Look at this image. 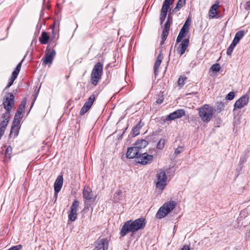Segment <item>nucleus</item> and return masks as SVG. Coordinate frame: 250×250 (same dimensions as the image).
<instances>
[{"mask_svg": "<svg viewBox=\"0 0 250 250\" xmlns=\"http://www.w3.org/2000/svg\"><path fill=\"white\" fill-rule=\"evenodd\" d=\"M26 100H23L20 104L19 107L17 110L16 112H19V113H20L22 114L24 110L25 105H26Z\"/></svg>", "mask_w": 250, "mask_h": 250, "instance_id": "obj_26", "label": "nucleus"}, {"mask_svg": "<svg viewBox=\"0 0 250 250\" xmlns=\"http://www.w3.org/2000/svg\"><path fill=\"white\" fill-rule=\"evenodd\" d=\"M181 250H190L188 246L186 245L183 247Z\"/></svg>", "mask_w": 250, "mask_h": 250, "instance_id": "obj_49", "label": "nucleus"}, {"mask_svg": "<svg viewBox=\"0 0 250 250\" xmlns=\"http://www.w3.org/2000/svg\"><path fill=\"white\" fill-rule=\"evenodd\" d=\"M186 4V0H179L176 6L180 9Z\"/></svg>", "mask_w": 250, "mask_h": 250, "instance_id": "obj_38", "label": "nucleus"}, {"mask_svg": "<svg viewBox=\"0 0 250 250\" xmlns=\"http://www.w3.org/2000/svg\"><path fill=\"white\" fill-rule=\"evenodd\" d=\"M172 22V17L169 14L168 15L167 20L164 24L163 31L169 32V27Z\"/></svg>", "mask_w": 250, "mask_h": 250, "instance_id": "obj_25", "label": "nucleus"}, {"mask_svg": "<svg viewBox=\"0 0 250 250\" xmlns=\"http://www.w3.org/2000/svg\"><path fill=\"white\" fill-rule=\"evenodd\" d=\"M14 81H15L14 80L11 79L10 78V79H9L8 83L7 85L6 86V87H5V89L10 87L13 84Z\"/></svg>", "mask_w": 250, "mask_h": 250, "instance_id": "obj_43", "label": "nucleus"}, {"mask_svg": "<svg viewBox=\"0 0 250 250\" xmlns=\"http://www.w3.org/2000/svg\"><path fill=\"white\" fill-rule=\"evenodd\" d=\"M249 98L247 95H244L238 99L234 104V110L241 108L247 105L249 102Z\"/></svg>", "mask_w": 250, "mask_h": 250, "instance_id": "obj_14", "label": "nucleus"}, {"mask_svg": "<svg viewBox=\"0 0 250 250\" xmlns=\"http://www.w3.org/2000/svg\"><path fill=\"white\" fill-rule=\"evenodd\" d=\"M248 157V156L247 154H245V155L242 156L240 157L239 163L240 164H243L244 163L246 162V161L247 160Z\"/></svg>", "mask_w": 250, "mask_h": 250, "instance_id": "obj_37", "label": "nucleus"}, {"mask_svg": "<svg viewBox=\"0 0 250 250\" xmlns=\"http://www.w3.org/2000/svg\"><path fill=\"white\" fill-rule=\"evenodd\" d=\"M148 145V142L145 140H138L136 142L134 146H135L139 151H143V149L145 148Z\"/></svg>", "mask_w": 250, "mask_h": 250, "instance_id": "obj_17", "label": "nucleus"}, {"mask_svg": "<svg viewBox=\"0 0 250 250\" xmlns=\"http://www.w3.org/2000/svg\"><path fill=\"white\" fill-rule=\"evenodd\" d=\"M21 248L22 246L21 245H18L14 246L9 248V249H8L7 250H20L21 249Z\"/></svg>", "mask_w": 250, "mask_h": 250, "instance_id": "obj_39", "label": "nucleus"}, {"mask_svg": "<svg viewBox=\"0 0 250 250\" xmlns=\"http://www.w3.org/2000/svg\"><path fill=\"white\" fill-rule=\"evenodd\" d=\"M19 73L14 70L12 73L10 78L15 80L17 78Z\"/></svg>", "mask_w": 250, "mask_h": 250, "instance_id": "obj_42", "label": "nucleus"}, {"mask_svg": "<svg viewBox=\"0 0 250 250\" xmlns=\"http://www.w3.org/2000/svg\"><path fill=\"white\" fill-rule=\"evenodd\" d=\"M63 184V177L62 175H59L55 180L54 183V190L56 193H58L61 189Z\"/></svg>", "mask_w": 250, "mask_h": 250, "instance_id": "obj_16", "label": "nucleus"}, {"mask_svg": "<svg viewBox=\"0 0 250 250\" xmlns=\"http://www.w3.org/2000/svg\"><path fill=\"white\" fill-rule=\"evenodd\" d=\"M135 146L128 147L126 153V157L128 159L136 158V160L138 159L139 155H140L142 151H139Z\"/></svg>", "mask_w": 250, "mask_h": 250, "instance_id": "obj_13", "label": "nucleus"}, {"mask_svg": "<svg viewBox=\"0 0 250 250\" xmlns=\"http://www.w3.org/2000/svg\"><path fill=\"white\" fill-rule=\"evenodd\" d=\"M185 114L186 112L184 109H179L168 115L166 118V120L167 121H173L181 118L182 116H185Z\"/></svg>", "mask_w": 250, "mask_h": 250, "instance_id": "obj_12", "label": "nucleus"}, {"mask_svg": "<svg viewBox=\"0 0 250 250\" xmlns=\"http://www.w3.org/2000/svg\"><path fill=\"white\" fill-rule=\"evenodd\" d=\"M186 79V77L182 76L179 77L178 81V84L180 87H182L184 85Z\"/></svg>", "mask_w": 250, "mask_h": 250, "instance_id": "obj_35", "label": "nucleus"}, {"mask_svg": "<svg viewBox=\"0 0 250 250\" xmlns=\"http://www.w3.org/2000/svg\"><path fill=\"white\" fill-rule=\"evenodd\" d=\"M95 99L96 95L94 94H93L88 98L87 101L84 103L83 106L80 110V115H84L90 109L94 102Z\"/></svg>", "mask_w": 250, "mask_h": 250, "instance_id": "obj_10", "label": "nucleus"}, {"mask_svg": "<svg viewBox=\"0 0 250 250\" xmlns=\"http://www.w3.org/2000/svg\"><path fill=\"white\" fill-rule=\"evenodd\" d=\"M199 116L204 122L208 123L212 118L213 109L208 104H204L199 108Z\"/></svg>", "mask_w": 250, "mask_h": 250, "instance_id": "obj_3", "label": "nucleus"}, {"mask_svg": "<svg viewBox=\"0 0 250 250\" xmlns=\"http://www.w3.org/2000/svg\"><path fill=\"white\" fill-rule=\"evenodd\" d=\"M19 129V125L12 124V125L11 128L10 135L14 133L15 136H17L18 134Z\"/></svg>", "mask_w": 250, "mask_h": 250, "instance_id": "obj_29", "label": "nucleus"}, {"mask_svg": "<svg viewBox=\"0 0 250 250\" xmlns=\"http://www.w3.org/2000/svg\"><path fill=\"white\" fill-rule=\"evenodd\" d=\"M164 101V97L163 96L159 97L156 101V103L158 104H161Z\"/></svg>", "mask_w": 250, "mask_h": 250, "instance_id": "obj_46", "label": "nucleus"}, {"mask_svg": "<svg viewBox=\"0 0 250 250\" xmlns=\"http://www.w3.org/2000/svg\"><path fill=\"white\" fill-rule=\"evenodd\" d=\"M169 32H166V31H162V41L161 42V44H163L164 43L165 41L166 40V39L168 35Z\"/></svg>", "mask_w": 250, "mask_h": 250, "instance_id": "obj_33", "label": "nucleus"}, {"mask_svg": "<svg viewBox=\"0 0 250 250\" xmlns=\"http://www.w3.org/2000/svg\"><path fill=\"white\" fill-rule=\"evenodd\" d=\"M218 7L219 4L218 2L214 3L211 6L209 10V16L211 17V18L216 17L217 15L216 10Z\"/></svg>", "mask_w": 250, "mask_h": 250, "instance_id": "obj_22", "label": "nucleus"}, {"mask_svg": "<svg viewBox=\"0 0 250 250\" xmlns=\"http://www.w3.org/2000/svg\"><path fill=\"white\" fill-rule=\"evenodd\" d=\"M180 8L179 7H177V6L173 9V12L176 13L177 11H178Z\"/></svg>", "mask_w": 250, "mask_h": 250, "instance_id": "obj_48", "label": "nucleus"}, {"mask_svg": "<svg viewBox=\"0 0 250 250\" xmlns=\"http://www.w3.org/2000/svg\"><path fill=\"white\" fill-rule=\"evenodd\" d=\"M93 250H107L108 241L107 238H99L95 242Z\"/></svg>", "mask_w": 250, "mask_h": 250, "instance_id": "obj_8", "label": "nucleus"}, {"mask_svg": "<svg viewBox=\"0 0 250 250\" xmlns=\"http://www.w3.org/2000/svg\"><path fill=\"white\" fill-rule=\"evenodd\" d=\"M176 202L170 201L165 203L157 211L156 217L158 219H162L165 217L175 207Z\"/></svg>", "mask_w": 250, "mask_h": 250, "instance_id": "obj_4", "label": "nucleus"}, {"mask_svg": "<svg viewBox=\"0 0 250 250\" xmlns=\"http://www.w3.org/2000/svg\"><path fill=\"white\" fill-rule=\"evenodd\" d=\"M235 95L233 92H230L228 93L226 97V99L227 100H232L234 98Z\"/></svg>", "mask_w": 250, "mask_h": 250, "instance_id": "obj_36", "label": "nucleus"}, {"mask_svg": "<svg viewBox=\"0 0 250 250\" xmlns=\"http://www.w3.org/2000/svg\"><path fill=\"white\" fill-rule=\"evenodd\" d=\"M220 105H222V106H223V104H220Z\"/></svg>", "mask_w": 250, "mask_h": 250, "instance_id": "obj_53", "label": "nucleus"}, {"mask_svg": "<svg viewBox=\"0 0 250 250\" xmlns=\"http://www.w3.org/2000/svg\"><path fill=\"white\" fill-rule=\"evenodd\" d=\"M103 66L100 62H97L94 66L90 76V82L94 86L98 85L103 75Z\"/></svg>", "mask_w": 250, "mask_h": 250, "instance_id": "obj_2", "label": "nucleus"}, {"mask_svg": "<svg viewBox=\"0 0 250 250\" xmlns=\"http://www.w3.org/2000/svg\"><path fill=\"white\" fill-rule=\"evenodd\" d=\"M83 197L84 199L85 204L84 208L88 209L89 208V204L88 202L95 201L94 194L92 189L88 186H84L83 190Z\"/></svg>", "mask_w": 250, "mask_h": 250, "instance_id": "obj_6", "label": "nucleus"}, {"mask_svg": "<svg viewBox=\"0 0 250 250\" xmlns=\"http://www.w3.org/2000/svg\"><path fill=\"white\" fill-rule=\"evenodd\" d=\"M246 32L244 30H240L237 32L235 35L233 42L236 43H238L240 40L245 36Z\"/></svg>", "mask_w": 250, "mask_h": 250, "instance_id": "obj_21", "label": "nucleus"}, {"mask_svg": "<svg viewBox=\"0 0 250 250\" xmlns=\"http://www.w3.org/2000/svg\"><path fill=\"white\" fill-rule=\"evenodd\" d=\"M220 65L219 63H216L212 65L210 67V69L213 72H218L220 69Z\"/></svg>", "mask_w": 250, "mask_h": 250, "instance_id": "obj_34", "label": "nucleus"}, {"mask_svg": "<svg viewBox=\"0 0 250 250\" xmlns=\"http://www.w3.org/2000/svg\"><path fill=\"white\" fill-rule=\"evenodd\" d=\"M49 38L50 37L47 33L45 31H43L39 38V41L41 44H46L48 42Z\"/></svg>", "mask_w": 250, "mask_h": 250, "instance_id": "obj_23", "label": "nucleus"}, {"mask_svg": "<svg viewBox=\"0 0 250 250\" xmlns=\"http://www.w3.org/2000/svg\"><path fill=\"white\" fill-rule=\"evenodd\" d=\"M33 104H34V103H32L31 107L33 106Z\"/></svg>", "mask_w": 250, "mask_h": 250, "instance_id": "obj_52", "label": "nucleus"}, {"mask_svg": "<svg viewBox=\"0 0 250 250\" xmlns=\"http://www.w3.org/2000/svg\"><path fill=\"white\" fill-rule=\"evenodd\" d=\"M163 57L162 56V53L161 52L157 56L156 60L155 62L154 65V73L155 75L158 72V69L162 62Z\"/></svg>", "mask_w": 250, "mask_h": 250, "instance_id": "obj_19", "label": "nucleus"}, {"mask_svg": "<svg viewBox=\"0 0 250 250\" xmlns=\"http://www.w3.org/2000/svg\"><path fill=\"white\" fill-rule=\"evenodd\" d=\"M189 31L188 29L186 28L185 27H182L180 30V33L177 38L176 42H180L182 40L186 37Z\"/></svg>", "mask_w": 250, "mask_h": 250, "instance_id": "obj_18", "label": "nucleus"}, {"mask_svg": "<svg viewBox=\"0 0 250 250\" xmlns=\"http://www.w3.org/2000/svg\"><path fill=\"white\" fill-rule=\"evenodd\" d=\"M153 156L151 155H149L146 152L142 151L139 157H138L136 162L142 165H147L150 164L153 160Z\"/></svg>", "mask_w": 250, "mask_h": 250, "instance_id": "obj_9", "label": "nucleus"}, {"mask_svg": "<svg viewBox=\"0 0 250 250\" xmlns=\"http://www.w3.org/2000/svg\"><path fill=\"white\" fill-rule=\"evenodd\" d=\"M146 223V219L143 217H140L134 221L128 220L123 226L120 232V235L124 237L129 232L134 233L140 229H144Z\"/></svg>", "mask_w": 250, "mask_h": 250, "instance_id": "obj_1", "label": "nucleus"}, {"mask_svg": "<svg viewBox=\"0 0 250 250\" xmlns=\"http://www.w3.org/2000/svg\"><path fill=\"white\" fill-rule=\"evenodd\" d=\"M183 151L182 147H178L175 150V154L177 155Z\"/></svg>", "mask_w": 250, "mask_h": 250, "instance_id": "obj_41", "label": "nucleus"}, {"mask_svg": "<svg viewBox=\"0 0 250 250\" xmlns=\"http://www.w3.org/2000/svg\"><path fill=\"white\" fill-rule=\"evenodd\" d=\"M58 193H56V191L54 190V198H55V200H57V196Z\"/></svg>", "mask_w": 250, "mask_h": 250, "instance_id": "obj_50", "label": "nucleus"}, {"mask_svg": "<svg viewBox=\"0 0 250 250\" xmlns=\"http://www.w3.org/2000/svg\"><path fill=\"white\" fill-rule=\"evenodd\" d=\"M120 193H121V192H119L118 193V195H119Z\"/></svg>", "mask_w": 250, "mask_h": 250, "instance_id": "obj_51", "label": "nucleus"}, {"mask_svg": "<svg viewBox=\"0 0 250 250\" xmlns=\"http://www.w3.org/2000/svg\"><path fill=\"white\" fill-rule=\"evenodd\" d=\"M182 27H185L187 29H189V19H188L186 22H185L184 24Z\"/></svg>", "mask_w": 250, "mask_h": 250, "instance_id": "obj_45", "label": "nucleus"}, {"mask_svg": "<svg viewBox=\"0 0 250 250\" xmlns=\"http://www.w3.org/2000/svg\"><path fill=\"white\" fill-rule=\"evenodd\" d=\"M12 147L11 146H8L6 149L5 153L6 158H7L9 159H10L11 158V154L12 153Z\"/></svg>", "mask_w": 250, "mask_h": 250, "instance_id": "obj_31", "label": "nucleus"}, {"mask_svg": "<svg viewBox=\"0 0 250 250\" xmlns=\"http://www.w3.org/2000/svg\"><path fill=\"white\" fill-rule=\"evenodd\" d=\"M189 43V39H184L180 44L178 48V53L182 56L183 54L185 53L186 50L188 48V45Z\"/></svg>", "mask_w": 250, "mask_h": 250, "instance_id": "obj_15", "label": "nucleus"}, {"mask_svg": "<svg viewBox=\"0 0 250 250\" xmlns=\"http://www.w3.org/2000/svg\"><path fill=\"white\" fill-rule=\"evenodd\" d=\"M172 0H165L163 2L161 11L167 13L170 5L172 4Z\"/></svg>", "mask_w": 250, "mask_h": 250, "instance_id": "obj_24", "label": "nucleus"}, {"mask_svg": "<svg viewBox=\"0 0 250 250\" xmlns=\"http://www.w3.org/2000/svg\"><path fill=\"white\" fill-rule=\"evenodd\" d=\"M236 45H237V43H235L234 42H233L232 41V43L230 44L229 46L227 49V54L228 55H229V56L231 55L234 47L236 46Z\"/></svg>", "mask_w": 250, "mask_h": 250, "instance_id": "obj_28", "label": "nucleus"}, {"mask_svg": "<svg viewBox=\"0 0 250 250\" xmlns=\"http://www.w3.org/2000/svg\"><path fill=\"white\" fill-rule=\"evenodd\" d=\"M156 187L159 189L163 190L167 185V176L166 172L163 169H160L156 175Z\"/></svg>", "mask_w": 250, "mask_h": 250, "instance_id": "obj_5", "label": "nucleus"}, {"mask_svg": "<svg viewBox=\"0 0 250 250\" xmlns=\"http://www.w3.org/2000/svg\"><path fill=\"white\" fill-rule=\"evenodd\" d=\"M52 39H54L55 38V36L54 35V26L53 25L52 27Z\"/></svg>", "mask_w": 250, "mask_h": 250, "instance_id": "obj_47", "label": "nucleus"}, {"mask_svg": "<svg viewBox=\"0 0 250 250\" xmlns=\"http://www.w3.org/2000/svg\"><path fill=\"white\" fill-rule=\"evenodd\" d=\"M79 206V202L74 200L70 207V211L68 214L69 220L71 221H74L77 218V209Z\"/></svg>", "mask_w": 250, "mask_h": 250, "instance_id": "obj_11", "label": "nucleus"}, {"mask_svg": "<svg viewBox=\"0 0 250 250\" xmlns=\"http://www.w3.org/2000/svg\"><path fill=\"white\" fill-rule=\"evenodd\" d=\"M167 13L161 11L160 13V24H162L164 21H165L166 18L167 17Z\"/></svg>", "mask_w": 250, "mask_h": 250, "instance_id": "obj_32", "label": "nucleus"}, {"mask_svg": "<svg viewBox=\"0 0 250 250\" xmlns=\"http://www.w3.org/2000/svg\"><path fill=\"white\" fill-rule=\"evenodd\" d=\"M56 54V53L54 49H51L49 46H47L45 52L44 58L42 60V64L46 65L47 64H52Z\"/></svg>", "mask_w": 250, "mask_h": 250, "instance_id": "obj_7", "label": "nucleus"}, {"mask_svg": "<svg viewBox=\"0 0 250 250\" xmlns=\"http://www.w3.org/2000/svg\"><path fill=\"white\" fill-rule=\"evenodd\" d=\"M144 123L140 121L132 129V136L135 137L140 134V129L144 125Z\"/></svg>", "mask_w": 250, "mask_h": 250, "instance_id": "obj_20", "label": "nucleus"}, {"mask_svg": "<svg viewBox=\"0 0 250 250\" xmlns=\"http://www.w3.org/2000/svg\"><path fill=\"white\" fill-rule=\"evenodd\" d=\"M22 118V114L19 113V112H16L15 117L14 118V120L13 121V124L17 125H19L21 119Z\"/></svg>", "mask_w": 250, "mask_h": 250, "instance_id": "obj_27", "label": "nucleus"}, {"mask_svg": "<svg viewBox=\"0 0 250 250\" xmlns=\"http://www.w3.org/2000/svg\"><path fill=\"white\" fill-rule=\"evenodd\" d=\"M245 9L247 11L250 10V0L246 2L245 4Z\"/></svg>", "mask_w": 250, "mask_h": 250, "instance_id": "obj_44", "label": "nucleus"}, {"mask_svg": "<svg viewBox=\"0 0 250 250\" xmlns=\"http://www.w3.org/2000/svg\"><path fill=\"white\" fill-rule=\"evenodd\" d=\"M165 140L164 139H161L157 145V148L159 149H162L165 146Z\"/></svg>", "mask_w": 250, "mask_h": 250, "instance_id": "obj_30", "label": "nucleus"}, {"mask_svg": "<svg viewBox=\"0 0 250 250\" xmlns=\"http://www.w3.org/2000/svg\"><path fill=\"white\" fill-rule=\"evenodd\" d=\"M23 60H22L20 62L18 63V64L17 65L16 68L15 69L14 71L19 73L21 68V66L22 62H23Z\"/></svg>", "mask_w": 250, "mask_h": 250, "instance_id": "obj_40", "label": "nucleus"}]
</instances>
